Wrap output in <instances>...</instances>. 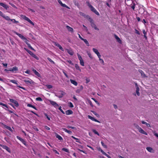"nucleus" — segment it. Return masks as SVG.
I'll list each match as a JSON object with an SVG mask.
<instances>
[{"instance_id":"9b49d317","label":"nucleus","mask_w":158,"mask_h":158,"mask_svg":"<svg viewBox=\"0 0 158 158\" xmlns=\"http://www.w3.org/2000/svg\"><path fill=\"white\" fill-rule=\"evenodd\" d=\"M15 33L17 35H18L21 39L23 40L24 39H25V37L21 34L18 33L16 32H15Z\"/></svg>"},{"instance_id":"ddd939ff","label":"nucleus","mask_w":158,"mask_h":158,"mask_svg":"<svg viewBox=\"0 0 158 158\" xmlns=\"http://www.w3.org/2000/svg\"><path fill=\"white\" fill-rule=\"evenodd\" d=\"M138 131L140 133L142 134H144L146 135H148L147 133L145 132L141 128H139Z\"/></svg>"},{"instance_id":"2eb2a0df","label":"nucleus","mask_w":158,"mask_h":158,"mask_svg":"<svg viewBox=\"0 0 158 158\" xmlns=\"http://www.w3.org/2000/svg\"><path fill=\"white\" fill-rule=\"evenodd\" d=\"M146 149L148 151L151 153H154V151L153 149L150 147H148L146 148Z\"/></svg>"},{"instance_id":"79ce46f5","label":"nucleus","mask_w":158,"mask_h":158,"mask_svg":"<svg viewBox=\"0 0 158 158\" xmlns=\"http://www.w3.org/2000/svg\"><path fill=\"white\" fill-rule=\"evenodd\" d=\"M101 143L103 147L106 148H107V146L102 141H101Z\"/></svg>"},{"instance_id":"2f4dec72","label":"nucleus","mask_w":158,"mask_h":158,"mask_svg":"<svg viewBox=\"0 0 158 158\" xmlns=\"http://www.w3.org/2000/svg\"><path fill=\"white\" fill-rule=\"evenodd\" d=\"M27 106L28 107H32V108H34V109H35V110H37V109L36 108V107L34 106H33L31 104H28L27 105Z\"/></svg>"},{"instance_id":"bf43d9fd","label":"nucleus","mask_w":158,"mask_h":158,"mask_svg":"<svg viewBox=\"0 0 158 158\" xmlns=\"http://www.w3.org/2000/svg\"><path fill=\"white\" fill-rule=\"evenodd\" d=\"M3 108H4V109H5V110L8 111L10 113H14L13 112V111L11 110H8L7 109L4 108V107H3Z\"/></svg>"},{"instance_id":"8fccbe9b","label":"nucleus","mask_w":158,"mask_h":158,"mask_svg":"<svg viewBox=\"0 0 158 158\" xmlns=\"http://www.w3.org/2000/svg\"><path fill=\"white\" fill-rule=\"evenodd\" d=\"M44 115H45V116H46V118H47L48 119V120H50V118L48 117V115H47V114L45 113Z\"/></svg>"},{"instance_id":"09e8293b","label":"nucleus","mask_w":158,"mask_h":158,"mask_svg":"<svg viewBox=\"0 0 158 158\" xmlns=\"http://www.w3.org/2000/svg\"><path fill=\"white\" fill-rule=\"evenodd\" d=\"M140 73H141V75L143 77H146V75L145 74L143 73V72L142 71H141Z\"/></svg>"},{"instance_id":"1a4fd4ad","label":"nucleus","mask_w":158,"mask_h":158,"mask_svg":"<svg viewBox=\"0 0 158 158\" xmlns=\"http://www.w3.org/2000/svg\"><path fill=\"white\" fill-rule=\"evenodd\" d=\"M3 149L6 150L9 153L11 152V151L10 148L8 147L7 146L4 145H1V146Z\"/></svg>"},{"instance_id":"412c9836","label":"nucleus","mask_w":158,"mask_h":158,"mask_svg":"<svg viewBox=\"0 0 158 158\" xmlns=\"http://www.w3.org/2000/svg\"><path fill=\"white\" fill-rule=\"evenodd\" d=\"M70 81L71 83L74 85L75 86H77V83L76 81L72 79H70Z\"/></svg>"},{"instance_id":"6e6552de","label":"nucleus","mask_w":158,"mask_h":158,"mask_svg":"<svg viewBox=\"0 0 158 158\" xmlns=\"http://www.w3.org/2000/svg\"><path fill=\"white\" fill-rule=\"evenodd\" d=\"M50 103L55 108H57L59 106L55 102L50 101Z\"/></svg>"},{"instance_id":"b1692460","label":"nucleus","mask_w":158,"mask_h":158,"mask_svg":"<svg viewBox=\"0 0 158 158\" xmlns=\"http://www.w3.org/2000/svg\"><path fill=\"white\" fill-rule=\"evenodd\" d=\"M64 93L63 92H62L61 93V94H58L57 95H56L59 98H61L63 96H64Z\"/></svg>"},{"instance_id":"c9c22d12","label":"nucleus","mask_w":158,"mask_h":158,"mask_svg":"<svg viewBox=\"0 0 158 158\" xmlns=\"http://www.w3.org/2000/svg\"><path fill=\"white\" fill-rule=\"evenodd\" d=\"M71 137L74 139H75L76 140V142L78 143H80L79 142V139H78V138H76L74 136H71Z\"/></svg>"},{"instance_id":"f704fd0d","label":"nucleus","mask_w":158,"mask_h":158,"mask_svg":"<svg viewBox=\"0 0 158 158\" xmlns=\"http://www.w3.org/2000/svg\"><path fill=\"white\" fill-rule=\"evenodd\" d=\"M80 64L81 65L83 66H84V62L83 60H80Z\"/></svg>"},{"instance_id":"393cba45","label":"nucleus","mask_w":158,"mask_h":158,"mask_svg":"<svg viewBox=\"0 0 158 158\" xmlns=\"http://www.w3.org/2000/svg\"><path fill=\"white\" fill-rule=\"evenodd\" d=\"M66 27L69 31H70L72 32H73V28H72V27H70L69 26H68V25L67 26H66Z\"/></svg>"},{"instance_id":"20e7f679","label":"nucleus","mask_w":158,"mask_h":158,"mask_svg":"<svg viewBox=\"0 0 158 158\" xmlns=\"http://www.w3.org/2000/svg\"><path fill=\"white\" fill-rule=\"evenodd\" d=\"M8 80L10 82H11L12 83H13L15 84H16L17 85V86L18 87H19L20 88H21L24 90H25V89L23 87H21V86H19V85L17 82V81H16V80H10V79H8Z\"/></svg>"},{"instance_id":"aec40b11","label":"nucleus","mask_w":158,"mask_h":158,"mask_svg":"<svg viewBox=\"0 0 158 158\" xmlns=\"http://www.w3.org/2000/svg\"><path fill=\"white\" fill-rule=\"evenodd\" d=\"M73 113V112L71 110H68L65 112V114L67 115H70L72 114Z\"/></svg>"},{"instance_id":"69168bd1","label":"nucleus","mask_w":158,"mask_h":158,"mask_svg":"<svg viewBox=\"0 0 158 158\" xmlns=\"http://www.w3.org/2000/svg\"><path fill=\"white\" fill-rule=\"evenodd\" d=\"M53 151L54 152H55V153L58 154H59V152L56 150L53 149Z\"/></svg>"},{"instance_id":"6ab92c4d","label":"nucleus","mask_w":158,"mask_h":158,"mask_svg":"<svg viewBox=\"0 0 158 158\" xmlns=\"http://www.w3.org/2000/svg\"><path fill=\"white\" fill-rule=\"evenodd\" d=\"M18 68L16 66L12 68V72L14 73H16V71H18Z\"/></svg>"},{"instance_id":"37998d69","label":"nucleus","mask_w":158,"mask_h":158,"mask_svg":"<svg viewBox=\"0 0 158 158\" xmlns=\"http://www.w3.org/2000/svg\"><path fill=\"white\" fill-rule=\"evenodd\" d=\"M61 5L63 7H66L68 9H69V7L64 4L62 3V4Z\"/></svg>"},{"instance_id":"3c124183","label":"nucleus","mask_w":158,"mask_h":158,"mask_svg":"<svg viewBox=\"0 0 158 158\" xmlns=\"http://www.w3.org/2000/svg\"><path fill=\"white\" fill-rule=\"evenodd\" d=\"M67 127L69 128H71L73 129H76V127H72V126H68Z\"/></svg>"},{"instance_id":"a19ab883","label":"nucleus","mask_w":158,"mask_h":158,"mask_svg":"<svg viewBox=\"0 0 158 158\" xmlns=\"http://www.w3.org/2000/svg\"><path fill=\"white\" fill-rule=\"evenodd\" d=\"M27 46L28 47L30 48L32 50L35 51V50L31 46L30 44H27Z\"/></svg>"},{"instance_id":"052dcab7","label":"nucleus","mask_w":158,"mask_h":158,"mask_svg":"<svg viewBox=\"0 0 158 158\" xmlns=\"http://www.w3.org/2000/svg\"><path fill=\"white\" fill-rule=\"evenodd\" d=\"M85 81H86V83H88L90 82V80L89 78H87L85 79Z\"/></svg>"},{"instance_id":"4468645a","label":"nucleus","mask_w":158,"mask_h":158,"mask_svg":"<svg viewBox=\"0 0 158 158\" xmlns=\"http://www.w3.org/2000/svg\"><path fill=\"white\" fill-rule=\"evenodd\" d=\"M32 70L34 73L36 75L37 77H41L40 74L37 71L35 70L34 69H32Z\"/></svg>"},{"instance_id":"423d86ee","label":"nucleus","mask_w":158,"mask_h":158,"mask_svg":"<svg viewBox=\"0 0 158 158\" xmlns=\"http://www.w3.org/2000/svg\"><path fill=\"white\" fill-rule=\"evenodd\" d=\"M10 101L15 104V106L18 107L19 106L18 102L15 100L12 99H10Z\"/></svg>"},{"instance_id":"cd10ccee","label":"nucleus","mask_w":158,"mask_h":158,"mask_svg":"<svg viewBox=\"0 0 158 158\" xmlns=\"http://www.w3.org/2000/svg\"><path fill=\"white\" fill-rule=\"evenodd\" d=\"M62 130L64 131L65 132L68 133L69 134H71L72 133V132L71 131H69L65 128H62Z\"/></svg>"},{"instance_id":"338daca9","label":"nucleus","mask_w":158,"mask_h":158,"mask_svg":"<svg viewBox=\"0 0 158 158\" xmlns=\"http://www.w3.org/2000/svg\"><path fill=\"white\" fill-rule=\"evenodd\" d=\"M45 129L48 130H50V128L47 126H45Z\"/></svg>"},{"instance_id":"680f3d73","label":"nucleus","mask_w":158,"mask_h":158,"mask_svg":"<svg viewBox=\"0 0 158 158\" xmlns=\"http://www.w3.org/2000/svg\"><path fill=\"white\" fill-rule=\"evenodd\" d=\"M99 58V60L101 61V62H102V63H104V61L101 58V57H98Z\"/></svg>"},{"instance_id":"a18cd8bd","label":"nucleus","mask_w":158,"mask_h":158,"mask_svg":"<svg viewBox=\"0 0 158 158\" xmlns=\"http://www.w3.org/2000/svg\"><path fill=\"white\" fill-rule=\"evenodd\" d=\"M78 57V59H79V60H82V58L81 57V56L78 54H77Z\"/></svg>"},{"instance_id":"774afa93","label":"nucleus","mask_w":158,"mask_h":158,"mask_svg":"<svg viewBox=\"0 0 158 158\" xmlns=\"http://www.w3.org/2000/svg\"><path fill=\"white\" fill-rule=\"evenodd\" d=\"M135 32L137 34H138V35L140 34V33H139V32L137 30L135 29Z\"/></svg>"},{"instance_id":"9d476101","label":"nucleus","mask_w":158,"mask_h":158,"mask_svg":"<svg viewBox=\"0 0 158 158\" xmlns=\"http://www.w3.org/2000/svg\"><path fill=\"white\" fill-rule=\"evenodd\" d=\"M135 86H136V92L137 95L138 96H139L140 95V93L139 92V88L138 85L137 83H135Z\"/></svg>"},{"instance_id":"f8f14e48","label":"nucleus","mask_w":158,"mask_h":158,"mask_svg":"<svg viewBox=\"0 0 158 158\" xmlns=\"http://www.w3.org/2000/svg\"><path fill=\"white\" fill-rule=\"evenodd\" d=\"M91 27L94 28L95 30L98 31L99 29L97 27L96 25L93 22H91Z\"/></svg>"},{"instance_id":"5fc2aeb1","label":"nucleus","mask_w":158,"mask_h":158,"mask_svg":"<svg viewBox=\"0 0 158 158\" xmlns=\"http://www.w3.org/2000/svg\"><path fill=\"white\" fill-rule=\"evenodd\" d=\"M103 155H105L106 156H107L108 158H111V157L109 155L107 154L105 152L103 154Z\"/></svg>"},{"instance_id":"72a5a7b5","label":"nucleus","mask_w":158,"mask_h":158,"mask_svg":"<svg viewBox=\"0 0 158 158\" xmlns=\"http://www.w3.org/2000/svg\"><path fill=\"white\" fill-rule=\"evenodd\" d=\"M0 105H2L4 107H6V108H8V106L7 105L5 104H4L2 102H0Z\"/></svg>"},{"instance_id":"7c9ffc66","label":"nucleus","mask_w":158,"mask_h":158,"mask_svg":"<svg viewBox=\"0 0 158 158\" xmlns=\"http://www.w3.org/2000/svg\"><path fill=\"white\" fill-rule=\"evenodd\" d=\"M142 123L143 124H145L148 127H151L150 125L148 123H147L146 122H145L144 121H142Z\"/></svg>"},{"instance_id":"0eeeda50","label":"nucleus","mask_w":158,"mask_h":158,"mask_svg":"<svg viewBox=\"0 0 158 158\" xmlns=\"http://www.w3.org/2000/svg\"><path fill=\"white\" fill-rule=\"evenodd\" d=\"M92 49L93 52L97 55L98 57H101V55L97 49L95 48H93Z\"/></svg>"},{"instance_id":"39448f33","label":"nucleus","mask_w":158,"mask_h":158,"mask_svg":"<svg viewBox=\"0 0 158 158\" xmlns=\"http://www.w3.org/2000/svg\"><path fill=\"white\" fill-rule=\"evenodd\" d=\"M24 81L25 82L26 84H32L34 83V82L31 80L29 79H26L24 80Z\"/></svg>"},{"instance_id":"7ed1b4c3","label":"nucleus","mask_w":158,"mask_h":158,"mask_svg":"<svg viewBox=\"0 0 158 158\" xmlns=\"http://www.w3.org/2000/svg\"><path fill=\"white\" fill-rule=\"evenodd\" d=\"M24 49L27 51L32 57L34 58L37 60L39 59V58L35 55L32 52L27 49L26 48H24Z\"/></svg>"},{"instance_id":"a211bd4d","label":"nucleus","mask_w":158,"mask_h":158,"mask_svg":"<svg viewBox=\"0 0 158 158\" xmlns=\"http://www.w3.org/2000/svg\"><path fill=\"white\" fill-rule=\"evenodd\" d=\"M0 5L3 6L7 10L8 8V6L6 4L2 2H0Z\"/></svg>"},{"instance_id":"13d9d810","label":"nucleus","mask_w":158,"mask_h":158,"mask_svg":"<svg viewBox=\"0 0 158 158\" xmlns=\"http://www.w3.org/2000/svg\"><path fill=\"white\" fill-rule=\"evenodd\" d=\"M24 42L27 45V44H29L28 43V40H27V39H26V38H25V39H24L23 40Z\"/></svg>"},{"instance_id":"a878e982","label":"nucleus","mask_w":158,"mask_h":158,"mask_svg":"<svg viewBox=\"0 0 158 158\" xmlns=\"http://www.w3.org/2000/svg\"><path fill=\"white\" fill-rule=\"evenodd\" d=\"M7 21L10 20L11 19H10L9 17L6 16H5L4 15L2 16Z\"/></svg>"},{"instance_id":"bb28decb","label":"nucleus","mask_w":158,"mask_h":158,"mask_svg":"<svg viewBox=\"0 0 158 158\" xmlns=\"http://www.w3.org/2000/svg\"><path fill=\"white\" fill-rule=\"evenodd\" d=\"M114 37L116 39L117 41L119 43H121V41L120 40V38L116 35H114Z\"/></svg>"},{"instance_id":"c03bdc74","label":"nucleus","mask_w":158,"mask_h":158,"mask_svg":"<svg viewBox=\"0 0 158 158\" xmlns=\"http://www.w3.org/2000/svg\"><path fill=\"white\" fill-rule=\"evenodd\" d=\"M36 100L40 101H42V99L40 97H38L36 98Z\"/></svg>"},{"instance_id":"0e129e2a","label":"nucleus","mask_w":158,"mask_h":158,"mask_svg":"<svg viewBox=\"0 0 158 158\" xmlns=\"http://www.w3.org/2000/svg\"><path fill=\"white\" fill-rule=\"evenodd\" d=\"M6 68H7V63H2V64Z\"/></svg>"},{"instance_id":"ea45409f","label":"nucleus","mask_w":158,"mask_h":158,"mask_svg":"<svg viewBox=\"0 0 158 158\" xmlns=\"http://www.w3.org/2000/svg\"><path fill=\"white\" fill-rule=\"evenodd\" d=\"M10 21L12 22L13 23H19V22L18 21H16L15 19H11Z\"/></svg>"},{"instance_id":"c85d7f7f","label":"nucleus","mask_w":158,"mask_h":158,"mask_svg":"<svg viewBox=\"0 0 158 158\" xmlns=\"http://www.w3.org/2000/svg\"><path fill=\"white\" fill-rule=\"evenodd\" d=\"M5 127L6 128V129H7L8 130L10 131L11 132H12L13 131V130L10 127L6 125H5Z\"/></svg>"},{"instance_id":"f257e3e1","label":"nucleus","mask_w":158,"mask_h":158,"mask_svg":"<svg viewBox=\"0 0 158 158\" xmlns=\"http://www.w3.org/2000/svg\"><path fill=\"white\" fill-rule=\"evenodd\" d=\"M87 3L88 4V6L90 8L92 11L95 13L97 15H99V14L98 12L91 4H90L89 2H87Z\"/></svg>"},{"instance_id":"603ef678","label":"nucleus","mask_w":158,"mask_h":158,"mask_svg":"<svg viewBox=\"0 0 158 158\" xmlns=\"http://www.w3.org/2000/svg\"><path fill=\"white\" fill-rule=\"evenodd\" d=\"M48 59L51 63L53 64H54V62L52 61L50 58L48 57Z\"/></svg>"},{"instance_id":"58836bf2","label":"nucleus","mask_w":158,"mask_h":158,"mask_svg":"<svg viewBox=\"0 0 158 158\" xmlns=\"http://www.w3.org/2000/svg\"><path fill=\"white\" fill-rule=\"evenodd\" d=\"M68 105L71 108H73L74 107L73 105L71 102L68 103Z\"/></svg>"},{"instance_id":"4c0bfd02","label":"nucleus","mask_w":158,"mask_h":158,"mask_svg":"<svg viewBox=\"0 0 158 158\" xmlns=\"http://www.w3.org/2000/svg\"><path fill=\"white\" fill-rule=\"evenodd\" d=\"M97 149L99 151H100L103 154L105 152L103 151L100 147H98L97 148Z\"/></svg>"},{"instance_id":"e2e57ef3","label":"nucleus","mask_w":158,"mask_h":158,"mask_svg":"<svg viewBox=\"0 0 158 158\" xmlns=\"http://www.w3.org/2000/svg\"><path fill=\"white\" fill-rule=\"evenodd\" d=\"M16 137L20 141H21V140L23 141V139L21 138L19 136H16Z\"/></svg>"},{"instance_id":"49530a36","label":"nucleus","mask_w":158,"mask_h":158,"mask_svg":"<svg viewBox=\"0 0 158 158\" xmlns=\"http://www.w3.org/2000/svg\"><path fill=\"white\" fill-rule=\"evenodd\" d=\"M59 110L63 114H64V112L63 111V110L61 109V106H60L58 108Z\"/></svg>"},{"instance_id":"c756f323","label":"nucleus","mask_w":158,"mask_h":158,"mask_svg":"<svg viewBox=\"0 0 158 158\" xmlns=\"http://www.w3.org/2000/svg\"><path fill=\"white\" fill-rule=\"evenodd\" d=\"M82 40H83L84 41V42L86 44L87 46H89V43L86 39H84Z\"/></svg>"},{"instance_id":"6e6d98bb","label":"nucleus","mask_w":158,"mask_h":158,"mask_svg":"<svg viewBox=\"0 0 158 158\" xmlns=\"http://www.w3.org/2000/svg\"><path fill=\"white\" fill-rule=\"evenodd\" d=\"M46 86L48 89H51L52 87V86L51 85H46Z\"/></svg>"},{"instance_id":"dca6fc26","label":"nucleus","mask_w":158,"mask_h":158,"mask_svg":"<svg viewBox=\"0 0 158 158\" xmlns=\"http://www.w3.org/2000/svg\"><path fill=\"white\" fill-rule=\"evenodd\" d=\"M88 117L89 118L91 119L93 121H94L96 122H97L99 123H100V122L98 120L96 119H95L94 118L90 116V115H88Z\"/></svg>"},{"instance_id":"864d4df0","label":"nucleus","mask_w":158,"mask_h":158,"mask_svg":"<svg viewBox=\"0 0 158 158\" xmlns=\"http://www.w3.org/2000/svg\"><path fill=\"white\" fill-rule=\"evenodd\" d=\"M88 55L89 56L91 59H92L93 58V57L92 56V55L89 52H88Z\"/></svg>"},{"instance_id":"e433bc0d","label":"nucleus","mask_w":158,"mask_h":158,"mask_svg":"<svg viewBox=\"0 0 158 158\" xmlns=\"http://www.w3.org/2000/svg\"><path fill=\"white\" fill-rule=\"evenodd\" d=\"M92 131L94 134H97L98 136L99 135V134L96 130L93 129L92 130Z\"/></svg>"},{"instance_id":"4be33fe9","label":"nucleus","mask_w":158,"mask_h":158,"mask_svg":"<svg viewBox=\"0 0 158 158\" xmlns=\"http://www.w3.org/2000/svg\"><path fill=\"white\" fill-rule=\"evenodd\" d=\"M56 136L60 140L62 141L63 140L62 138L60 135H58V134H56Z\"/></svg>"},{"instance_id":"f03ea898","label":"nucleus","mask_w":158,"mask_h":158,"mask_svg":"<svg viewBox=\"0 0 158 158\" xmlns=\"http://www.w3.org/2000/svg\"><path fill=\"white\" fill-rule=\"evenodd\" d=\"M21 17L23 19H24L25 20L27 21L28 22H29L31 24H32V25L34 26L35 24L34 23H33V22H32V21L30 19L28 18L27 17H26L25 15H20Z\"/></svg>"},{"instance_id":"473e14b6","label":"nucleus","mask_w":158,"mask_h":158,"mask_svg":"<svg viewBox=\"0 0 158 158\" xmlns=\"http://www.w3.org/2000/svg\"><path fill=\"white\" fill-rule=\"evenodd\" d=\"M75 67L77 69L79 70L80 72L81 71V69H80L79 66L77 64H75Z\"/></svg>"},{"instance_id":"f3484780","label":"nucleus","mask_w":158,"mask_h":158,"mask_svg":"<svg viewBox=\"0 0 158 158\" xmlns=\"http://www.w3.org/2000/svg\"><path fill=\"white\" fill-rule=\"evenodd\" d=\"M55 45L58 47L62 51H64V49L62 48L61 45H60L58 43H55Z\"/></svg>"},{"instance_id":"de8ad7c7","label":"nucleus","mask_w":158,"mask_h":158,"mask_svg":"<svg viewBox=\"0 0 158 158\" xmlns=\"http://www.w3.org/2000/svg\"><path fill=\"white\" fill-rule=\"evenodd\" d=\"M62 150L67 152H69V150L66 148H63L62 149Z\"/></svg>"},{"instance_id":"5701e85b","label":"nucleus","mask_w":158,"mask_h":158,"mask_svg":"<svg viewBox=\"0 0 158 158\" xmlns=\"http://www.w3.org/2000/svg\"><path fill=\"white\" fill-rule=\"evenodd\" d=\"M67 52L68 53L70 54V55L72 56L74 54L73 52V51L72 50H69V49H67Z\"/></svg>"},{"instance_id":"4d7b16f0","label":"nucleus","mask_w":158,"mask_h":158,"mask_svg":"<svg viewBox=\"0 0 158 158\" xmlns=\"http://www.w3.org/2000/svg\"><path fill=\"white\" fill-rule=\"evenodd\" d=\"M135 3H134L133 4V5L131 6V8L133 10H134L135 9Z\"/></svg>"}]
</instances>
